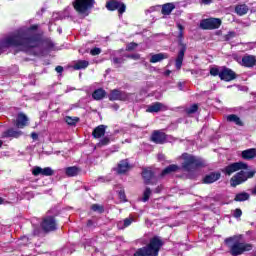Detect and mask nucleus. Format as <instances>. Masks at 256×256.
I'll use <instances>...</instances> for the list:
<instances>
[{"instance_id":"obj_28","label":"nucleus","mask_w":256,"mask_h":256,"mask_svg":"<svg viewBox=\"0 0 256 256\" xmlns=\"http://www.w3.org/2000/svg\"><path fill=\"white\" fill-rule=\"evenodd\" d=\"M227 121L229 123H235V125H238V127H243L244 123L241 120V118L239 116H237L236 114H230L227 116Z\"/></svg>"},{"instance_id":"obj_12","label":"nucleus","mask_w":256,"mask_h":256,"mask_svg":"<svg viewBox=\"0 0 256 256\" xmlns=\"http://www.w3.org/2000/svg\"><path fill=\"white\" fill-rule=\"evenodd\" d=\"M150 141L156 145H165L167 143V133L162 130H154L150 136Z\"/></svg>"},{"instance_id":"obj_35","label":"nucleus","mask_w":256,"mask_h":256,"mask_svg":"<svg viewBox=\"0 0 256 256\" xmlns=\"http://www.w3.org/2000/svg\"><path fill=\"white\" fill-rule=\"evenodd\" d=\"M199 111V104H192L189 108L186 109L187 115H193Z\"/></svg>"},{"instance_id":"obj_39","label":"nucleus","mask_w":256,"mask_h":256,"mask_svg":"<svg viewBox=\"0 0 256 256\" xmlns=\"http://www.w3.org/2000/svg\"><path fill=\"white\" fill-rule=\"evenodd\" d=\"M126 57L127 59H133L134 61H139V59H141L140 54H128Z\"/></svg>"},{"instance_id":"obj_8","label":"nucleus","mask_w":256,"mask_h":256,"mask_svg":"<svg viewBox=\"0 0 256 256\" xmlns=\"http://www.w3.org/2000/svg\"><path fill=\"white\" fill-rule=\"evenodd\" d=\"M183 35V32H179L178 34V46L180 48L175 59V67L178 71L183 67V60L185 59V53L187 52V44L183 43Z\"/></svg>"},{"instance_id":"obj_9","label":"nucleus","mask_w":256,"mask_h":256,"mask_svg":"<svg viewBox=\"0 0 256 256\" xmlns=\"http://www.w3.org/2000/svg\"><path fill=\"white\" fill-rule=\"evenodd\" d=\"M40 227L44 233H53L57 229L55 216H46L42 219Z\"/></svg>"},{"instance_id":"obj_57","label":"nucleus","mask_w":256,"mask_h":256,"mask_svg":"<svg viewBox=\"0 0 256 256\" xmlns=\"http://www.w3.org/2000/svg\"><path fill=\"white\" fill-rule=\"evenodd\" d=\"M34 235H37V232H36V231H34Z\"/></svg>"},{"instance_id":"obj_27","label":"nucleus","mask_w":256,"mask_h":256,"mask_svg":"<svg viewBox=\"0 0 256 256\" xmlns=\"http://www.w3.org/2000/svg\"><path fill=\"white\" fill-rule=\"evenodd\" d=\"M163 59H169V54L166 53H158L154 54L150 58V63H160Z\"/></svg>"},{"instance_id":"obj_3","label":"nucleus","mask_w":256,"mask_h":256,"mask_svg":"<svg viewBox=\"0 0 256 256\" xmlns=\"http://www.w3.org/2000/svg\"><path fill=\"white\" fill-rule=\"evenodd\" d=\"M225 244L230 249V255L239 256L243 255V253H247V251H251L253 249V245L241 242L239 236H232L225 239Z\"/></svg>"},{"instance_id":"obj_44","label":"nucleus","mask_w":256,"mask_h":256,"mask_svg":"<svg viewBox=\"0 0 256 256\" xmlns=\"http://www.w3.org/2000/svg\"><path fill=\"white\" fill-rule=\"evenodd\" d=\"M131 223H133V219L132 218H126L124 219V224L123 227H129L131 225Z\"/></svg>"},{"instance_id":"obj_18","label":"nucleus","mask_w":256,"mask_h":256,"mask_svg":"<svg viewBox=\"0 0 256 256\" xmlns=\"http://www.w3.org/2000/svg\"><path fill=\"white\" fill-rule=\"evenodd\" d=\"M130 169L131 165L129 164V160L123 159L118 163L117 173L118 175H125V173H127V171H129Z\"/></svg>"},{"instance_id":"obj_47","label":"nucleus","mask_w":256,"mask_h":256,"mask_svg":"<svg viewBox=\"0 0 256 256\" xmlns=\"http://www.w3.org/2000/svg\"><path fill=\"white\" fill-rule=\"evenodd\" d=\"M30 137L33 139V141H37V139H39V134H37L36 132H32Z\"/></svg>"},{"instance_id":"obj_33","label":"nucleus","mask_w":256,"mask_h":256,"mask_svg":"<svg viewBox=\"0 0 256 256\" xmlns=\"http://www.w3.org/2000/svg\"><path fill=\"white\" fill-rule=\"evenodd\" d=\"M110 143L111 138L109 136H103L96 145L97 147H107Z\"/></svg>"},{"instance_id":"obj_45","label":"nucleus","mask_w":256,"mask_h":256,"mask_svg":"<svg viewBox=\"0 0 256 256\" xmlns=\"http://www.w3.org/2000/svg\"><path fill=\"white\" fill-rule=\"evenodd\" d=\"M45 45H46L47 49H53V47H55V44L51 40H46Z\"/></svg>"},{"instance_id":"obj_31","label":"nucleus","mask_w":256,"mask_h":256,"mask_svg":"<svg viewBox=\"0 0 256 256\" xmlns=\"http://www.w3.org/2000/svg\"><path fill=\"white\" fill-rule=\"evenodd\" d=\"M89 67V61L87 60H78L74 66L73 69H75V71H80V69H87Z\"/></svg>"},{"instance_id":"obj_14","label":"nucleus","mask_w":256,"mask_h":256,"mask_svg":"<svg viewBox=\"0 0 256 256\" xmlns=\"http://www.w3.org/2000/svg\"><path fill=\"white\" fill-rule=\"evenodd\" d=\"M109 101H125L127 94L119 89H113L108 95Z\"/></svg>"},{"instance_id":"obj_53","label":"nucleus","mask_w":256,"mask_h":256,"mask_svg":"<svg viewBox=\"0 0 256 256\" xmlns=\"http://www.w3.org/2000/svg\"><path fill=\"white\" fill-rule=\"evenodd\" d=\"M4 202H5V199H3L2 197H0V205H3Z\"/></svg>"},{"instance_id":"obj_50","label":"nucleus","mask_w":256,"mask_h":256,"mask_svg":"<svg viewBox=\"0 0 256 256\" xmlns=\"http://www.w3.org/2000/svg\"><path fill=\"white\" fill-rule=\"evenodd\" d=\"M55 71H56L57 73H63V66H57V67L55 68Z\"/></svg>"},{"instance_id":"obj_17","label":"nucleus","mask_w":256,"mask_h":256,"mask_svg":"<svg viewBox=\"0 0 256 256\" xmlns=\"http://www.w3.org/2000/svg\"><path fill=\"white\" fill-rule=\"evenodd\" d=\"M106 131H107V126L106 125H103V124L98 125L92 131L93 139H101V137H105Z\"/></svg>"},{"instance_id":"obj_21","label":"nucleus","mask_w":256,"mask_h":256,"mask_svg":"<svg viewBox=\"0 0 256 256\" xmlns=\"http://www.w3.org/2000/svg\"><path fill=\"white\" fill-rule=\"evenodd\" d=\"M167 111V107L161 102H155L152 105L148 106L146 109L147 113H159V111Z\"/></svg>"},{"instance_id":"obj_42","label":"nucleus","mask_w":256,"mask_h":256,"mask_svg":"<svg viewBox=\"0 0 256 256\" xmlns=\"http://www.w3.org/2000/svg\"><path fill=\"white\" fill-rule=\"evenodd\" d=\"M235 32L231 31V32H228L225 36H224V39L225 41H231V39H233V37H235Z\"/></svg>"},{"instance_id":"obj_43","label":"nucleus","mask_w":256,"mask_h":256,"mask_svg":"<svg viewBox=\"0 0 256 256\" xmlns=\"http://www.w3.org/2000/svg\"><path fill=\"white\" fill-rule=\"evenodd\" d=\"M90 54L93 55V56L101 55V48L95 47V48L91 49Z\"/></svg>"},{"instance_id":"obj_4","label":"nucleus","mask_w":256,"mask_h":256,"mask_svg":"<svg viewBox=\"0 0 256 256\" xmlns=\"http://www.w3.org/2000/svg\"><path fill=\"white\" fill-rule=\"evenodd\" d=\"M163 247V240L159 236H154L150 239L149 243L139 248L134 256H159V251Z\"/></svg>"},{"instance_id":"obj_54","label":"nucleus","mask_w":256,"mask_h":256,"mask_svg":"<svg viewBox=\"0 0 256 256\" xmlns=\"http://www.w3.org/2000/svg\"><path fill=\"white\" fill-rule=\"evenodd\" d=\"M83 189L89 191V186H84Z\"/></svg>"},{"instance_id":"obj_6","label":"nucleus","mask_w":256,"mask_h":256,"mask_svg":"<svg viewBox=\"0 0 256 256\" xmlns=\"http://www.w3.org/2000/svg\"><path fill=\"white\" fill-rule=\"evenodd\" d=\"M210 75L212 77H219L221 81H226V83H229V81H235V79H237V73L226 66H224L221 71H219V68L217 67L210 68Z\"/></svg>"},{"instance_id":"obj_32","label":"nucleus","mask_w":256,"mask_h":256,"mask_svg":"<svg viewBox=\"0 0 256 256\" xmlns=\"http://www.w3.org/2000/svg\"><path fill=\"white\" fill-rule=\"evenodd\" d=\"M250 197L251 196L249 195V193H247V192H240V193L235 195L234 201H236V202L249 201Z\"/></svg>"},{"instance_id":"obj_7","label":"nucleus","mask_w":256,"mask_h":256,"mask_svg":"<svg viewBox=\"0 0 256 256\" xmlns=\"http://www.w3.org/2000/svg\"><path fill=\"white\" fill-rule=\"evenodd\" d=\"M72 5L78 15L89 17L91 9L95 7V0H75Z\"/></svg>"},{"instance_id":"obj_11","label":"nucleus","mask_w":256,"mask_h":256,"mask_svg":"<svg viewBox=\"0 0 256 256\" xmlns=\"http://www.w3.org/2000/svg\"><path fill=\"white\" fill-rule=\"evenodd\" d=\"M222 23L220 18H208L200 22V27L204 29V31H213L214 29H219Z\"/></svg>"},{"instance_id":"obj_10","label":"nucleus","mask_w":256,"mask_h":256,"mask_svg":"<svg viewBox=\"0 0 256 256\" xmlns=\"http://www.w3.org/2000/svg\"><path fill=\"white\" fill-rule=\"evenodd\" d=\"M105 7L108 11H118L119 16L127 11V5L121 0H108Z\"/></svg>"},{"instance_id":"obj_15","label":"nucleus","mask_w":256,"mask_h":256,"mask_svg":"<svg viewBox=\"0 0 256 256\" xmlns=\"http://www.w3.org/2000/svg\"><path fill=\"white\" fill-rule=\"evenodd\" d=\"M219 179H221V172H210L203 177L202 183H204V185H211L212 183L219 181Z\"/></svg>"},{"instance_id":"obj_51","label":"nucleus","mask_w":256,"mask_h":256,"mask_svg":"<svg viewBox=\"0 0 256 256\" xmlns=\"http://www.w3.org/2000/svg\"><path fill=\"white\" fill-rule=\"evenodd\" d=\"M179 32L185 31V27L182 24H177Z\"/></svg>"},{"instance_id":"obj_16","label":"nucleus","mask_w":256,"mask_h":256,"mask_svg":"<svg viewBox=\"0 0 256 256\" xmlns=\"http://www.w3.org/2000/svg\"><path fill=\"white\" fill-rule=\"evenodd\" d=\"M21 135H23V131L9 128L8 130H6L2 133V138L9 139V137H12L13 139H19V137H21Z\"/></svg>"},{"instance_id":"obj_1","label":"nucleus","mask_w":256,"mask_h":256,"mask_svg":"<svg viewBox=\"0 0 256 256\" xmlns=\"http://www.w3.org/2000/svg\"><path fill=\"white\" fill-rule=\"evenodd\" d=\"M39 30V24H33L30 27L22 28L2 41V47H20V51L27 53V55H37L33 49L41 47L43 43V35L41 33H34Z\"/></svg>"},{"instance_id":"obj_40","label":"nucleus","mask_w":256,"mask_h":256,"mask_svg":"<svg viewBox=\"0 0 256 256\" xmlns=\"http://www.w3.org/2000/svg\"><path fill=\"white\" fill-rule=\"evenodd\" d=\"M241 215H243V211L241 210V208H236L234 210L233 217H235V219H239V217H241Z\"/></svg>"},{"instance_id":"obj_23","label":"nucleus","mask_w":256,"mask_h":256,"mask_svg":"<svg viewBox=\"0 0 256 256\" xmlns=\"http://www.w3.org/2000/svg\"><path fill=\"white\" fill-rule=\"evenodd\" d=\"M234 13L239 17H243L249 13V6L247 4H238L234 8Z\"/></svg>"},{"instance_id":"obj_26","label":"nucleus","mask_w":256,"mask_h":256,"mask_svg":"<svg viewBox=\"0 0 256 256\" xmlns=\"http://www.w3.org/2000/svg\"><path fill=\"white\" fill-rule=\"evenodd\" d=\"M179 165L170 164L166 168H164L161 172V177H165V175H171V173H177L179 171Z\"/></svg>"},{"instance_id":"obj_56","label":"nucleus","mask_w":256,"mask_h":256,"mask_svg":"<svg viewBox=\"0 0 256 256\" xmlns=\"http://www.w3.org/2000/svg\"><path fill=\"white\" fill-rule=\"evenodd\" d=\"M0 147H3V140H0Z\"/></svg>"},{"instance_id":"obj_20","label":"nucleus","mask_w":256,"mask_h":256,"mask_svg":"<svg viewBox=\"0 0 256 256\" xmlns=\"http://www.w3.org/2000/svg\"><path fill=\"white\" fill-rule=\"evenodd\" d=\"M155 177V172L151 169L144 168L142 170V178L144 180V185H151V180Z\"/></svg>"},{"instance_id":"obj_24","label":"nucleus","mask_w":256,"mask_h":256,"mask_svg":"<svg viewBox=\"0 0 256 256\" xmlns=\"http://www.w3.org/2000/svg\"><path fill=\"white\" fill-rule=\"evenodd\" d=\"M241 157H242V159H244V161H251V159H255L256 148H249V149L242 151Z\"/></svg>"},{"instance_id":"obj_49","label":"nucleus","mask_w":256,"mask_h":256,"mask_svg":"<svg viewBox=\"0 0 256 256\" xmlns=\"http://www.w3.org/2000/svg\"><path fill=\"white\" fill-rule=\"evenodd\" d=\"M201 3H203V5H211V3H213V0H201Z\"/></svg>"},{"instance_id":"obj_30","label":"nucleus","mask_w":256,"mask_h":256,"mask_svg":"<svg viewBox=\"0 0 256 256\" xmlns=\"http://www.w3.org/2000/svg\"><path fill=\"white\" fill-rule=\"evenodd\" d=\"M174 9H175V4L166 3V4L162 5L161 13H162V15H169L170 13H173Z\"/></svg>"},{"instance_id":"obj_25","label":"nucleus","mask_w":256,"mask_h":256,"mask_svg":"<svg viewBox=\"0 0 256 256\" xmlns=\"http://www.w3.org/2000/svg\"><path fill=\"white\" fill-rule=\"evenodd\" d=\"M106 97H107V91H105V89L103 88H98L94 90L92 93V99H94V101H101Z\"/></svg>"},{"instance_id":"obj_13","label":"nucleus","mask_w":256,"mask_h":256,"mask_svg":"<svg viewBox=\"0 0 256 256\" xmlns=\"http://www.w3.org/2000/svg\"><path fill=\"white\" fill-rule=\"evenodd\" d=\"M32 175H34V177H39V175H42L43 177H51L55 175V170L51 169V167L41 168L39 166H35L32 169Z\"/></svg>"},{"instance_id":"obj_52","label":"nucleus","mask_w":256,"mask_h":256,"mask_svg":"<svg viewBox=\"0 0 256 256\" xmlns=\"http://www.w3.org/2000/svg\"><path fill=\"white\" fill-rule=\"evenodd\" d=\"M86 225L87 227H93V220H88Z\"/></svg>"},{"instance_id":"obj_2","label":"nucleus","mask_w":256,"mask_h":256,"mask_svg":"<svg viewBox=\"0 0 256 256\" xmlns=\"http://www.w3.org/2000/svg\"><path fill=\"white\" fill-rule=\"evenodd\" d=\"M238 171V172H237ZM222 173L231 177L233 173H236L233 177L230 178V187H239L243 183H247L249 179L255 177V170L249 171V164L243 161L233 162L228 164L222 169Z\"/></svg>"},{"instance_id":"obj_48","label":"nucleus","mask_w":256,"mask_h":256,"mask_svg":"<svg viewBox=\"0 0 256 256\" xmlns=\"http://www.w3.org/2000/svg\"><path fill=\"white\" fill-rule=\"evenodd\" d=\"M161 191H163V186H162V185L157 186V187L154 189V193H156V194L161 193Z\"/></svg>"},{"instance_id":"obj_38","label":"nucleus","mask_w":256,"mask_h":256,"mask_svg":"<svg viewBox=\"0 0 256 256\" xmlns=\"http://www.w3.org/2000/svg\"><path fill=\"white\" fill-rule=\"evenodd\" d=\"M118 197L120 201H123V203H127V195L125 194V190H120L118 192Z\"/></svg>"},{"instance_id":"obj_41","label":"nucleus","mask_w":256,"mask_h":256,"mask_svg":"<svg viewBox=\"0 0 256 256\" xmlns=\"http://www.w3.org/2000/svg\"><path fill=\"white\" fill-rule=\"evenodd\" d=\"M137 43L135 42H132V43H129L127 46H126V51H135V48L137 47Z\"/></svg>"},{"instance_id":"obj_55","label":"nucleus","mask_w":256,"mask_h":256,"mask_svg":"<svg viewBox=\"0 0 256 256\" xmlns=\"http://www.w3.org/2000/svg\"><path fill=\"white\" fill-rule=\"evenodd\" d=\"M166 74H167V75H170V74H171V70H167V71H166Z\"/></svg>"},{"instance_id":"obj_29","label":"nucleus","mask_w":256,"mask_h":256,"mask_svg":"<svg viewBox=\"0 0 256 256\" xmlns=\"http://www.w3.org/2000/svg\"><path fill=\"white\" fill-rule=\"evenodd\" d=\"M79 171V167L77 166H70L65 169L67 177H77V175H79Z\"/></svg>"},{"instance_id":"obj_5","label":"nucleus","mask_w":256,"mask_h":256,"mask_svg":"<svg viewBox=\"0 0 256 256\" xmlns=\"http://www.w3.org/2000/svg\"><path fill=\"white\" fill-rule=\"evenodd\" d=\"M182 159L184 160L182 167L185 171H195V169L205 167V160H203V158H199L189 153H183Z\"/></svg>"},{"instance_id":"obj_19","label":"nucleus","mask_w":256,"mask_h":256,"mask_svg":"<svg viewBox=\"0 0 256 256\" xmlns=\"http://www.w3.org/2000/svg\"><path fill=\"white\" fill-rule=\"evenodd\" d=\"M242 67H247L248 69L253 68L256 65V57L253 55H244L242 57Z\"/></svg>"},{"instance_id":"obj_36","label":"nucleus","mask_w":256,"mask_h":256,"mask_svg":"<svg viewBox=\"0 0 256 256\" xmlns=\"http://www.w3.org/2000/svg\"><path fill=\"white\" fill-rule=\"evenodd\" d=\"M150 197H151V188L146 187V189L143 192V197H142L143 203H147V201H149Z\"/></svg>"},{"instance_id":"obj_22","label":"nucleus","mask_w":256,"mask_h":256,"mask_svg":"<svg viewBox=\"0 0 256 256\" xmlns=\"http://www.w3.org/2000/svg\"><path fill=\"white\" fill-rule=\"evenodd\" d=\"M27 121H29V118H27V115L21 112L17 116L15 127H17V129H23L27 126Z\"/></svg>"},{"instance_id":"obj_37","label":"nucleus","mask_w":256,"mask_h":256,"mask_svg":"<svg viewBox=\"0 0 256 256\" xmlns=\"http://www.w3.org/2000/svg\"><path fill=\"white\" fill-rule=\"evenodd\" d=\"M91 210L94 211L95 213H104L105 208L102 205L93 204L91 206Z\"/></svg>"},{"instance_id":"obj_34","label":"nucleus","mask_w":256,"mask_h":256,"mask_svg":"<svg viewBox=\"0 0 256 256\" xmlns=\"http://www.w3.org/2000/svg\"><path fill=\"white\" fill-rule=\"evenodd\" d=\"M65 122L67 123V125H70V126L77 125V123H79V117L73 118L71 116H66Z\"/></svg>"},{"instance_id":"obj_46","label":"nucleus","mask_w":256,"mask_h":256,"mask_svg":"<svg viewBox=\"0 0 256 256\" xmlns=\"http://www.w3.org/2000/svg\"><path fill=\"white\" fill-rule=\"evenodd\" d=\"M112 62L114 63V65H120L121 63H123V58L114 57Z\"/></svg>"}]
</instances>
